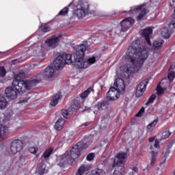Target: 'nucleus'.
<instances>
[{
    "label": "nucleus",
    "instance_id": "f257e3e1",
    "mask_svg": "<svg viewBox=\"0 0 175 175\" xmlns=\"http://www.w3.org/2000/svg\"><path fill=\"white\" fill-rule=\"evenodd\" d=\"M147 58L148 52L146 43L141 42L139 40L133 41L122 59L124 62V65L120 66V70L117 73L118 77L121 78L116 79L112 88H114L116 92L122 94L125 91L123 79H129L132 73L139 72Z\"/></svg>",
    "mask_w": 175,
    "mask_h": 175
},
{
    "label": "nucleus",
    "instance_id": "f03ea898",
    "mask_svg": "<svg viewBox=\"0 0 175 175\" xmlns=\"http://www.w3.org/2000/svg\"><path fill=\"white\" fill-rule=\"evenodd\" d=\"M87 46L84 44L78 45L77 46L76 53L72 55L70 54H66L60 55L64 57V64L70 65L75 64V66L80 69H87L91 65H94L96 62V57L92 56L84 59Z\"/></svg>",
    "mask_w": 175,
    "mask_h": 175
},
{
    "label": "nucleus",
    "instance_id": "7ed1b4c3",
    "mask_svg": "<svg viewBox=\"0 0 175 175\" xmlns=\"http://www.w3.org/2000/svg\"><path fill=\"white\" fill-rule=\"evenodd\" d=\"M55 70L53 66H47L44 70L35 75L33 78L26 81H15L14 84L18 91L25 90V89L31 88L33 85H36L40 83L42 80H50L54 77Z\"/></svg>",
    "mask_w": 175,
    "mask_h": 175
},
{
    "label": "nucleus",
    "instance_id": "20e7f679",
    "mask_svg": "<svg viewBox=\"0 0 175 175\" xmlns=\"http://www.w3.org/2000/svg\"><path fill=\"white\" fill-rule=\"evenodd\" d=\"M87 147H88V145L85 144L84 142H78L72 148L70 152L67 151L60 157L59 166H64L66 163L72 165L80 157V151L83 148H87Z\"/></svg>",
    "mask_w": 175,
    "mask_h": 175
},
{
    "label": "nucleus",
    "instance_id": "39448f33",
    "mask_svg": "<svg viewBox=\"0 0 175 175\" xmlns=\"http://www.w3.org/2000/svg\"><path fill=\"white\" fill-rule=\"evenodd\" d=\"M69 6H72L73 16L77 17L79 20L84 18L88 14L90 4L88 0H79L78 1L74 0L72 3L69 4Z\"/></svg>",
    "mask_w": 175,
    "mask_h": 175
},
{
    "label": "nucleus",
    "instance_id": "423d86ee",
    "mask_svg": "<svg viewBox=\"0 0 175 175\" xmlns=\"http://www.w3.org/2000/svg\"><path fill=\"white\" fill-rule=\"evenodd\" d=\"M23 77H25V73L24 72H20L16 75V79L14 80L12 83V87H8L5 90V96L8 98V99H10L11 100H14V99L17 98L18 92V94H23V92H25L27 90H31V88H26L25 90H18L17 89V87L16 86V84L14 83L15 81H27L23 80H20V79H23Z\"/></svg>",
    "mask_w": 175,
    "mask_h": 175
},
{
    "label": "nucleus",
    "instance_id": "0eeeda50",
    "mask_svg": "<svg viewBox=\"0 0 175 175\" xmlns=\"http://www.w3.org/2000/svg\"><path fill=\"white\" fill-rule=\"evenodd\" d=\"M128 154L125 152H120L116 156L117 162L116 159L113 160V167H116V170L113 172V175H122V173L125 172V168L122 166V163H124V159L127 158Z\"/></svg>",
    "mask_w": 175,
    "mask_h": 175
},
{
    "label": "nucleus",
    "instance_id": "6e6552de",
    "mask_svg": "<svg viewBox=\"0 0 175 175\" xmlns=\"http://www.w3.org/2000/svg\"><path fill=\"white\" fill-rule=\"evenodd\" d=\"M144 6H146V4H142L141 5H138L137 7L133 8L127 13L130 16H135V14H136L137 13H139V12H140L139 16H138L137 17V20L139 21L144 16H146V14H147V13L148 12V11H147V9H146V8H144Z\"/></svg>",
    "mask_w": 175,
    "mask_h": 175
},
{
    "label": "nucleus",
    "instance_id": "1a4fd4ad",
    "mask_svg": "<svg viewBox=\"0 0 175 175\" xmlns=\"http://www.w3.org/2000/svg\"><path fill=\"white\" fill-rule=\"evenodd\" d=\"M170 21L167 27H164L161 31V36L164 39H169L170 38V33L172 31L175 29V14H172L170 18Z\"/></svg>",
    "mask_w": 175,
    "mask_h": 175
},
{
    "label": "nucleus",
    "instance_id": "9d476101",
    "mask_svg": "<svg viewBox=\"0 0 175 175\" xmlns=\"http://www.w3.org/2000/svg\"><path fill=\"white\" fill-rule=\"evenodd\" d=\"M24 148V144L20 139H15L11 143L10 154L16 155L18 152H21Z\"/></svg>",
    "mask_w": 175,
    "mask_h": 175
},
{
    "label": "nucleus",
    "instance_id": "9b49d317",
    "mask_svg": "<svg viewBox=\"0 0 175 175\" xmlns=\"http://www.w3.org/2000/svg\"><path fill=\"white\" fill-rule=\"evenodd\" d=\"M109 109V103L105 100L102 103H98L95 107L88 108L90 111H93L94 114H98V111H102V110H106Z\"/></svg>",
    "mask_w": 175,
    "mask_h": 175
},
{
    "label": "nucleus",
    "instance_id": "f8f14e48",
    "mask_svg": "<svg viewBox=\"0 0 175 175\" xmlns=\"http://www.w3.org/2000/svg\"><path fill=\"white\" fill-rule=\"evenodd\" d=\"M134 23L135 20H133L132 18H126L123 19L120 22V25L122 27L120 32H126V31H128V29H129V28L132 27V25Z\"/></svg>",
    "mask_w": 175,
    "mask_h": 175
},
{
    "label": "nucleus",
    "instance_id": "ddd939ff",
    "mask_svg": "<svg viewBox=\"0 0 175 175\" xmlns=\"http://www.w3.org/2000/svg\"><path fill=\"white\" fill-rule=\"evenodd\" d=\"M148 84V79H145L138 85L137 88L136 93H135L137 98H140V96L143 95V93L146 92V89L147 88Z\"/></svg>",
    "mask_w": 175,
    "mask_h": 175
},
{
    "label": "nucleus",
    "instance_id": "4468645a",
    "mask_svg": "<svg viewBox=\"0 0 175 175\" xmlns=\"http://www.w3.org/2000/svg\"><path fill=\"white\" fill-rule=\"evenodd\" d=\"M61 36H53L51 38L45 41L46 44L51 49H55L59 44Z\"/></svg>",
    "mask_w": 175,
    "mask_h": 175
},
{
    "label": "nucleus",
    "instance_id": "2eb2a0df",
    "mask_svg": "<svg viewBox=\"0 0 175 175\" xmlns=\"http://www.w3.org/2000/svg\"><path fill=\"white\" fill-rule=\"evenodd\" d=\"M140 34L142 35V38H145L146 42L151 46V41L150 40L151 38V35H152V29L150 27H148L144 29H141L139 31Z\"/></svg>",
    "mask_w": 175,
    "mask_h": 175
},
{
    "label": "nucleus",
    "instance_id": "dca6fc26",
    "mask_svg": "<svg viewBox=\"0 0 175 175\" xmlns=\"http://www.w3.org/2000/svg\"><path fill=\"white\" fill-rule=\"evenodd\" d=\"M121 92H117V90L113 88H111L107 93L105 100H117Z\"/></svg>",
    "mask_w": 175,
    "mask_h": 175
},
{
    "label": "nucleus",
    "instance_id": "f3484780",
    "mask_svg": "<svg viewBox=\"0 0 175 175\" xmlns=\"http://www.w3.org/2000/svg\"><path fill=\"white\" fill-rule=\"evenodd\" d=\"M53 66L55 70H61L65 66V60L62 56H58L53 62Z\"/></svg>",
    "mask_w": 175,
    "mask_h": 175
},
{
    "label": "nucleus",
    "instance_id": "a211bd4d",
    "mask_svg": "<svg viewBox=\"0 0 175 175\" xmlns=\"http://www.w3.org/2000/svg\"><path fill=\"white\" fill-rule=\"evenodd\" d=\"M79 109V105H76V103L72 104L69 108L68 110L63 109L62 110V115L64 118H66L69 114H72L75 113L76 110Z\"/></svg>",
    "mask_w": 175,
    "mask_h": 175
},
{
    "label": "nucleus",
    "instance_id": "6ab92c4d",
    "mask_svg": "<svg viewBox=\"0 0 175 175\" xmlns=\"http://www.w3.org/2000/svg\"><path fill=\"white\" fill-rule=\"evenodd\" d=\"M53 151H54V149H53V148H49L45 150V151L41 156L42 159L49 161L50 157L51 156V154H53Z\"/></svg>",
    "mask_w": 175,
    "mask_h": 175
},
{
    "label": "nucleus",
    "instance_id": "aec40b11",
    "mask_svg": "<svg viewBox=\"0 0 175 175\" xmlns=\"http://www.w3.org/2000/svg\"><path fill=\"white\" fill-rule=\"evenodd\" d=\"M170 154V150L169 148H165L163 150L161 156V163H165V162H166V159H167V157H169Z\"/></svg>",
    "mask_w": 175,
    "mask_h": 175
},
{
    "label": "nucleus",
    "instance_id": "412c9836",
    "mask_svg": "<svg viewBox=\"0 0 175 175\" xmlns=\"http://www.w3.org/2000/svg\"><path fill=\"white\" fill-rule=\"evenodd\" d=\"M8 105H9V103L8 102V100H6V98H5V96H1L0 97V110H5V109L8 107Z\"/></svg>",
    "mask_w": 175,
    "mask_h": 175
},
{
    "label": "nucleus",
    "instance_id": "4be33fe9",
    "mask_svg": "<svg viewBox=\"0 0 175 175\" xmlns=\"http://www.w3.org/2000/svg\"><path fill=\"white\" fill-rule=\"evenodd\" d=\"M64 124H65V120L62 118L57 120L55 123V129H56V131H61Z\"/></svg>",
    "mask_w": 175,
    "mask_h": 175
},
{
    "label": "nucleus",
    "instance_id": "5701e85b",
    "mask_svg": "<svg viewBox=\"0 0 175 175\" xmlns=\"http://www.w3.org/2000/svg\"><path fill=\"white\" fill-rule=\"evenodd\" d=\"M151 158H150V166H154L157 163V157L158 156V151H152L151 152Z\"/></svg>",
    "mask_w": 175,
    "mask_h": 175
},
{
    "label": "nucleus",
    "instance_id": "b1692460",
    "mask_svg": "<svg viewBox=\"0 0 175 175\" xmlns=\"http://www.w3.org/2000/svg\"><path fill=\"white\" fill-rule=\"evenodd\" d=\"M158 124V119L154 120L152 122H151L146 128L147 132H152L154 131V129L155 128V125Z\"/></svg>",
    "mask_w": 175,
    "mask_h": 175
},
{
    "label": "nucleus",
    "instance_id": "393cba45",
    "mask_svg": "<svg viewBox=\"0 0 175 175\" xmlns=\"http://www.w3.org/2000/svg\"><path fill=\"white\" fill-rule=\"evenodd\" d=\"M91 92H94V89L90 87L80 95L81 99H85Z\"/></svg>",
    "mask_w": 175,
    "mask_h": 175
},
{
    "label": "nucleus",
    "instance_id": "a878e982",
    "mask_svg": "<svg viewBox=\"0 0 175 175\" xmlns=\"http://www.w3.org/2000/svg\"><path fill=\"white\" fill-rule=\"evenodd\" d=\"M163 44V40H157L153 43V50H158L160 47H162Z\"/></svg>",
    "mask_w": 175,
    "mask_h": 175
},
{
    "label": "nucleus",
    "instance_id": "bb28decb",
    "mask_svg": "<svg viewBox=\"0 0 175 175\" xmlns=\"http://www.w3.org/2000/svg\"><path fill=\"white\" fill-rule=\"evenodd\" d=\"M59 98H61V95L59 94H56L54 96L51 102V105L53 106V107H55V106H57V105H58V100H59Z\"/></svg>",
    "mask_w": 175,
    "mask_h": 175
},
{
    "label": "nucleus",
    "instance_id": "cd10ccee",
    "mask_svg": "<svg viewBox=\"0 0 175 175\" xmlns=\"http://www.w3.org/2000/svg\"><path fill=\"white\" fill-rule=\"evenodd\" d=\"M40 165L38 166V169L37 170V174L38 175H43L46 174L49 172V168L46 167V166H42L40 168H39Z\"/></svg>",
    "mask_w": 175,
    "mask_h": 175
},
{
    "label": "nucleus",
    "instance_id": "c85d7f7f",
    "mask_svg": "<svg viewBox=\"0 0 175 175\" xmlns=\"http://www.w3.org/2000/svg\"><path fill=\"white\" fill-rule=\"evenodd\" d=\"M8 127L6 126L0 125V139L3 137L8 133Z\"/></svg>",
    "mask_w": 175,
    "mask_h": 175
},
{
    "label": "nucleus",
    "instance_id": "c756f323",
    "mask_svg": "<svg viewBox=\"0 0 175 175\" xmlns=\"http://www.w3.org/2000/svg\"><path fill=\"white\" fill-rule=\"evenodd\" d=\"M32 94L31 93H27L26 95L23 96V98L21 99L19 103H27L29 99H31Z\"/></svg>",
    "mask_w": 175,
    "mask_h": 175
},
{
    "label": "nucleus",
    "instance_id": "7c9ffc66",
    "mask_svg": "<svg viewBox=\"0 0 175 175\" xmlns=\"http://www.w3.org/2000/svg\"><path fill=\"white\" fill-rule=\"evenodd\" d=\"M172 69H173V66H171L168 72V79L170 81H173V79L175 77V73L174 72L172 71Z\"/></svg>",
    "mask_w": 175,
    "mask_h": 175
},
{
    "label": "nucleus",
    "instance_id": "2f4dec72",
    "mask_svg": "<svg viewBox=\"0 0 175 175\" xmlns=\"http://www.w3.org/2000/svg\"><path fill=\"white\" fill-rule=\"evenodd\" d=\"M92 175H105V171L102 169H96L92 172Z\"/></svg>",
    "mask_w": 175,
    "mask_h": 175
},
{
    "label": "nucleus",
    "instance_id": "473e14b6",
    "mask_svg": "<svg viewBox=\"0 0 175 175\" xmlns=\"http://www.w3.org/2000/svg\"><path fill=\"white\" fill-rule=\"evenodd\" d=\"M69 13V5L68 7H65L59 12V16H66Z\"/></svg>",
    "mask_w": 175,
    "mask_h": 175
},
{
    "label": "nucleus",
    "instance_id": "72a5a7b5",
    "mask_svg": "<svg viewBox=\"0 0 175 175\" xmlns=\"http://www.w3.org/2000/svg\"><path fill=\"white\" fill-rule=\"evenodd\" d=\"M170 136V132H169V130H166L162 133L161 139L160 140H165V139H167Z\"/></svg>",
    "mask_w": 175,
    "mask_h": 175
},
{
    "label": "nucleus",
    "instance_id": "f704fd0d",
    "mask_svg": "<svg viewBox=\"0 0 175 175\" xmlns=\"http://www.w3.org/2000/svg\"><path fill=\"white\" fill-rule=\"evenodd\" d=\"M157 95H159V96H161V95H163V94H165V91H166V88H162L160 86H158L157 88Z\"/></svg>",
    "mask_w": 175,
    "mask_h": 175
},
{
    "label": "nucleus",
    "instance_id": "c9c22d12",
    "mask_svg": "<svg viewBox=\"0 0 175 175\" xmlns=\"http://www.w3.org/2000/svg\"><path fill=\"white\" fill-rule=\"evenodd\" d=\"M38 151H39V149L36 146H30L29 148V152L34 155L36 154V152H38Z\"/></svg>",
    "mask_w": 175,
    "mask_h": 175
},
{
    "label": "nucleus",
    "instance_id": "e433bc0d",
    "mask_svg": "<svg viewBox=\"0 0 175 175\" xmlns=\"http://www.w3.org/2000/svg\"><path fill=\"white\" fill-rule=\"evenodd\" d=\"M6 75V70L5 69V67L0 66V77H5Z\"/></svg>",
    "mask_w": 175,
    "mask_h": 175
},
{
    "label": "nucleus",
    "instance_id": "4c0bfd02",
    "mask_svg": "<svg viewBox=\"0 0 175 175\" xmlns=\"http://www.w3.org/2000/svg\"><path fill=\"white\" fill-rule=\"evenodd\" d=\"M34 47V51H40L42 50V44L41 43H38V44H35L33 45Z\"/></svg>",
    "mask_w": 175,
    "mask_h": 175
},
{
    "label": "nucleus",
    "instance_id": "58836bf2",
    "mask_svg": "<svg viewBox=\"0 0 175 175\" xmlns=\"http://www.w3.org/2000/svg\"><path fill=\"white\" fill-rule=\"evenodd\" d=\"M157 96L155 94H152L148 99V102L146 105H150V103H154V100L156 99Z\"/></svg>",
    "mask_w": 175,
    "mask_h": 175
},
{
    "label": "nucleus",
    "instance_id": "ea45409f",
    "mask_svg": "<svg viewBox=\"0 0 175 175\" xmlns=\"http://www.w3.org/2000/svg\"><path fill=\"white\" fill-rule=\"evenodd\" d=\"M42 31L43 32H50V31H51V27H50L49 26L45 25L42 28Z\"/></svg>",
    "mask_w": 175,
    "mask_h": 175
},
{
    "label": "nucleus",
    "instance_id": "a19ab883",
    "mask_svg": "<svg viewBox=\"0 0 175 175\" xmlns=\"http://www.w3.org/2000/svg\"><path fill=\"white\" fill-rule=\"evenodd\" d=\"M21 126H23V122L20 121V122L16 124V126H14L15 131H18V129H21Z\"/></svg>",
    "mask_w": 175,
    "mask_h": 175
},
{
    "label": "nucleus",
    "instance_id": "79ce46f5",
    "mask_svg": "<svg viewBox=\"0 0 175 175\" xmlns=\"http://www.w3.org/2000/svg\"><path fill=\"white\" fill-rule=\"evenodd\" d=\"M94 158H95V154L94 153H90L87 156V160L88 161H92V159H94Z\"/></svg>",
    "mask_w": 175,
    "mask_h": 175
},
{
    "label": "nucleus",
    "instance_id": "37998d69",
    "mask_svg": "<svg viewBox=\"0 0 175 175\" xmlns=\"http://www.w3.org/2000/svg\"><path fill=\"white\" fill-rule=\"evenodd\" d=\"M159 143H161V139H159V140L155 139L154 147L155 148H159Z\"/></svg>",
    "mask_w": 175,
    "mask_h": 175
},
{
    "label": "nucleus",
    "instance_id": "c03bdc74",
    "mask_svg": "<svg viewBox=\"0 0 175 175\" xmlns=\"http://www.w3.org/2000/svg\"><path fill=\"white\" fill-rule=\"evenodd\" d=\"M148 150L149 151L150 154L152 152V151H157V150H154V146L152 144H150L147 147Z\"/></svg>",
    "mask_w": 175,
    "mask_h": 175
},
{
    "label": "nucleus",
    "instance_id": "a18cd8bd",
    "mask_svg": "<svg viewBox=\"0 0 175 175\" xmlns=\"http://www.w3.org/2000/svg\"><path fill=\"white\" fill-rule=\"evenodd\" d=\"M143 113H144V107H142L139 111L136 114V117H141L142 114H143Z\"/></svg>",
    "mask_w": 175,
    "mask_h": 175
},
{
    "label": "nucleus",
    "instance_id": "49530a36",
    "mask_svg": "<svg viewBox=\"0 0 175 175\" xmlns=\"http://www.w3.org/2000/svg\"><path fill=\"white\" fill-rule=\"evenodd\" d=\"M20 62H21V60H20V59H16L12 61V65H16V64H18Z\"/></svg>",
    "mask_w": 175,
    "mask_h": 175
},
{
    "label": "nucleus",
    "instance_id": "de8ad7c7",
    "mask_svg": "<svg viewBox=\"0 0 175 175\" xmlns=\"http://www.w3.org/2000/svg\"><path fill=\"white\" fill-rule=\"evenodd\" d=\"M155 175H162V170L158 168L156 171Z\"/></svg>",
    "mask_w": 175,
    "mask_h": 175
},
{
    "label": "nucleus",
    "instance_id": "09e8293b",
    "mask_svg": "<svg viewBox=\"0 0 175 175\" xmlns=\"http://www.w3.org/2000/svg\"><path fill=\"white\" fill-rule=\"evenodd\" d=\"M154 140H155V137H151L149 138V142L150 143H152V142H154Z\"/></svg>",
    "mask_w": 175,
    "mask_h": 175
},
{
    "label": "nucleus",
    "instance_id": "8fccbe9b",
    "mask_svg": "<svg viewBox=\"0 0 175 175\" xmlns=\"http://www.w3.org/2000/svg\"><path fill=\"white\" fill-rule=\"evenodd\" d=\"M131 170H133V172H134V173H136L137 172V167H132Z\"/></svg>",
    "mask_w": 175,
    "mask_h": 175
},
{
    "label": "nucleus",
    "instance_id": "3c124183",
    "mask_svg": "<svg viewBox=\"0 0 175 175\" xmlns=\"http://www.w3.org/2000/svg\"><path fill=\"white\" fill-rule=\"evenodd\" d=\"M3 119L2 118V116L0 115V122H3Z\"/></svg>",
    "mask_w": 175,
    "mask_h": 175
},
{
    "label": "nucleus",
    "instance_id": "603ef678",
    "mask_svg": "<svg viewBox=\"0 0 175 175\" xmlns=\"http://www.w3.org/2000/svg\"><path fill=\"white\" fill-rule=\"evenodd\" d=\"M39 157H40V154H36V158H39Z\"/></svg>",
    "mask_w": 175,
    "mask_h": 175
},
{
    "label": "nucleus",
    "instance_id": "864d4df0",
    "mask_svg": "<svg viewBox=\"0 0 175 175\" xmlns=\"http://www.w3.org/2000/svg\"><path fill=\"white\" fill-rule=\"evenodd\" d=\"M84 126H88V124L85 123V124H84Z\"/></svg>",
    "mask_w": 175,
    "mask_h": 175
},
{
    "label": "nucleus",
    "instance_id": "5fc2aeb1",
    "mask_svg": "<svg viewBox=\"0 0 175 175\" xmlns=\"http://www.w3.org/2000/svg\"><path fill=\"white\" fill-rule=\"evenodd\" d=\"M123 13H126V11H123Z\"/></svg>",
    "mask_w": 175,
    "mask_h": 175
}]
</instances>
